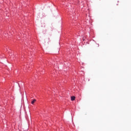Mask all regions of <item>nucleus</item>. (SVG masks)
I'll return each instance as SVG.
<instances>
[{
    "label": "nucleus",
    "mask_w": 131,
    "mask_h": 131,
    "mask_svg": "<svg viewBox=\"0 0 131 131\" xmlns=\"http://www.w3.org/2000/svg\"><path fill=\"white\" fill-rule=\"evenodd\" d=\"M71 101H74L75 100V97L74 96H72L71 98Z\"/></svg>",
    "instance_id": "nucleus-1"
},
{
    "label": "nucleus",
    "mask_w": 131,
    "mask_h": 131,
    "mask_svg": "<svg viewBox=\"0 0 131 131\" xmlns=\"http://www.w3.org/2000/svg\"><path fill=\"white\" fill-rule=\"evenodd\" d=\"M35 102H36V99H34L33 101H32L31 104H33V103H35Z\"/></svg>",
    "instance_id": "nucleus-2"
}]
</instances>
